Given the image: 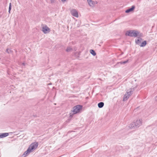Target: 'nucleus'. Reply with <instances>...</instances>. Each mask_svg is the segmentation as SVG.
Here are the masks:
<instances>
[{"instance_id": "nucleus-5", "label": "nucleus", "mask_w": 157, "mask_h": 157, "mask_svg": "<svg viewBox=\"0 0 157 157\" xmlns=\"http://www.w3.org/2000/svg\"><path fill=\"white\" fill-rule=\"evenodd\" d=\"M87 2L89 6L91 8H94L98 4V2L96 1L87 0Z\"/></svg>"}, {"instance_id": "nucleus-21", "label": "nucleus", "mask_w": 157, "mask_h": 157, "mask_svg": "<svg viewBox=\"0 0 157 157\" xmlns=\"http://www.w3.org/2000/svg\"><path fill=\"white\" fill-rule=\"evenodd\" d=\"M66 0H61L63 2H65L66 1Z\"/></svg>"}, {"instance_id": "nucleus-20", "label": "nucleus", "mask_w": 157, "mask_h": 157, "mask_svg": "<svg viewBox=\"0 0 157 157\" xmlns=\"http://www.w3.org/2000/svg\"><path fill=\"white\" fill-rule=\"evenodd\" d=\"M155 101H157V96L155 97Z\"/></svg>"}, {"instance_id": "nucleus-1", "label": "nucleus", "mask_w": 157, "mask_h": 157, "mask_svg": "<svg viewBox=\"0 0 157 157\" xmlns=\"http://www.w3.org/2000/svg\"><path fill=\"white\" fill-rule=\"evenodd\" d=\"M38 146V144L37 143H34L31 144L27 151L23 154L22 156L25 157L29 155L30 153L36 149L37 147Z\"/></svg>"}, {"instance_id": "nucleus-2", "label": "nucleus", "mask_w": 157, "mask_h": 157, "mask_svg": "<svg viewBox=\"0 0 157 157\" xmlns=\"http://www.w3.org/2000/svg\"><path fill=\"white\" fill-rule=\"evenodd\" d=\"M82 108V106L80 105H77L74 107L73 110L70 114V117L71 118L72 117L73 114L79 112L81 110Z\"/></svg>"}, {"instance_id": "nucleus-17", "label": "nucleus", "mask_w": 157, "mask_h": 157, "mask_svg": "<svg viewBox=\"0 0 157 157\" xmlns=\"http://www.w3.org/2000/svg\"><path fill=\"white\" fill-rule=\"evenodd\" d=\"M72 49L71 48L69 47H68L66 50V51L67 52H69Z\"/></svg>"}, {"instance_id": "nucleus-15", "label": "nucleus", "mask_w": 157, "mask_h": 157, "mask_svg": "<svg viewBox=\"0 0 157 157\" xmlns=\"http://www.w3.org/2000/svg\"><path fill=\"white\" fill-rule=\"evenodd\" d=\"M90 52L94 56H95L96 55V53L93 50H90Z\"/></svg>"}, {"instance_id": "nucleus-3", "label": "nucleus", "mask_w": 157, "mask_h": 157, "mask_svg": "<svg viewBox=\"0 0 157 157\" xmlns=\"http://www.w3.org/2000/svg\"><path fill=\"white\" fill-rule=\"evenodd\" d=\"M138 34L139 32L135 30L127 31L126 33V35L136 37Z\"/></svg>"}, {"instance_id": "nucleus-10", "label": "nucleus", "mask_w": 157, "mask_h": 157, "mask_svg": "<svg viewBox=\"0 0 157 157\" xmlns=\"http://www.w3.org/2000/svg\"><path fill=\"white\" fill-rule=\"evenodd\" d=\"M135 8V6H132L131 8L128 9L125 11L126 13H128L132 11Z\"/></svg>"}, {"instance_id": "nucleus-7", "label": "nucleus", "mask_w": 157, "mask_h": 157, "mask_svg": "<svg viewBox=\"0 0 157 157\" xmlns=\"http://www.w3.org/2000/svg\"><path fill=\"white\" fill-rule=\"evenodd\" d=\"M42 31L45 34H46L50 32V29L46 25H43L42 27Z\"/></svg>"}, {"instance_id": "nucleus-22", "label": "nucleus", "mask_w": 157, "mask_h": 157, "mask_svg": "<svg viewBox=\"0 0 157 157\" xmlns=\"http://www.w3.org/2000/svg\"><path fill=\"white\" fill-rule=\"evenodd\" d=\"M9 50V49H6V52H8V53H9V52H8V50Z\"/></svg>"}, {"instance_id": "nucleus-12", "label": "nucleus", "mask_w": 157, "mask_h": 157, "mask_svg": "<svg viewBox=\"0 0 157 157\" xmlns=\"http://www.w3.org/2000/svg\"><path fill=\"white\" fill-rule=\"evenodd\" d=\"M142 42V39L141 38H138L136 40V44L140 46L141 42Z\"/></svg>"}, {"instance_id": "nucleus-19", "label": "nucleus", "mask_w": 157, "mask_h": 157, "mask_svg": "<svg viewBox=\"0 0 157 157\" xmlns=\"http://www.w3.org/2000/svg\"><path fill=\"white\" fill-rule=\"evenodd\" d=\"M51 3H54L55 2V0H49Z\"/></svg>"}, {"instance_id": "nucleus-14", "label": "nucleus", "mask_w": 157, "mask_h": 157, "mask_svg": "<svg viewBox=\"0 0 157 157\" xmlns=\"http://www.w3.org/2000/svg\"><path fill=\"white\" fill-rule=\"evenodd\" d=\"M104 105V103L103 102H100L98 104V106L99 108L102 107Z\"/></svg>"}, {"instance_id": "nucleus-4", "label": "nucleus", "mask_w": 157, "mask_h": 157, "mask_svg": "<svg viewBox=\"0 0 157 157\" xmlns=\"http://www.w3.org/2000/svg\"><path fill=\"white\" fill-rule=\"evenodd\" d=\"M134 122L136 126V128H137L142 125L143 121L141 118H137Z\"/></svg>"}, {"instance_id": "nucleus-8", "label": "nucleus", "mask_w": 157, "mask_h": 157, "mask_svg": "<svg viewBox=\"0 0 157 157\" xmlns=\"http://www.w3.org/2000/svg\"><path fill=\"white\" fill-rule=\"evenodd\" d=\"M71 14L73 16L76 17H78V13L77 10L75 9L71 10L70 11Z\"/></svg>"}, {"instance_id": "nucleus-13", "label": "nucleus", "mask_w": 157, "mask_h": 157, "mask_svg": "<svg viewBox=\"0 0 157 157\" xmlns=\"http://www.w3.org/2000/svg\"><path fill=\"white\" fill-rule=\"evenodd\" d=\"M147 44V42L146 41H144L143 42H141V44L140 45V47H144Z\"/></svg>"}, {"instance_id": "nucleus-16", "label": "nucleus", "mask_w": 157, "mask_h": 157, "mask_svg": "<svg viewBox=\"0 0 157 157\" xmlns=\"http://www.w3.org/2000/svg\"><path fill=\"white\" fill-rule=\"evenodd\" d=\"M11 3H10V5H9V11H8V12L9 13H10V10H11Z\"/></svg>"}, {"instance_id": "nucleus-9", "label": "nucleus", "mask_w": 157, "mask_h": 157, "mask_svg": "<svg viewBox=\"0 0 157 157\" xmlns=\"http://www.w3.org/2000/svg\"><path fill=\"white\" fill-rule=\"evenodd\" d=\"M128 127L130 129H135L136 128V126L135 123L133 122L130 123L128 126Z\"/></svg>"}, {"instance_id": "nucleus-6", "label": "nucleus", "mask_w": 157, "mask_h": 157, "mask_svg": "<svg viewBox=\"0 0 157 157\" xmlns=\"http://www.w3.org/2000/svg\"><path fill=\"white\" fill-rule=\"evenodd\" d=\"M132 90H131L130 91L126 93L124 97V101H125L132 94Z\"/></svg>"}, {"instance_id": "nucleus-23", "label": "nucleus", "mask_w": 157, "mask_h": 157, "mask_svg": "<svg viewBox=\"0 0 157 157\" xmlns=\"http://www.w3.org/2000/svg\"><path fill=\"white\" fill-rule=\"evenodd\" d=\"M22 65H25V63H22Z\"/></svg>"}, {"instance_id": "nucleus-11", "label": "nucleus", "mask_w": 157, "mask_h": 157, "mask_svg": "<svg viewBox=\"0 0 157 157\" xmlns=\"http://www.w3.org/2000/svg\"><path fill=\"white\" fill-rule=\"evenodd\" d=\"M9 135L8 133H0V138H2L8 136Z\"/></svg>"}, {"instance_id": "nucleus-18", "label": "nucleus", "mask_w": 157, "mask_h": 157, "mask_svg": "<svg viewBox=\"0 0 157 157\" xmlns=\"http://www.w3.org/2000/svg\"><path fill=\"white\" fill-rule=\"evenodd\" d=\"M128 62V60H127L125 61L121 62L120 63H121V64H125V63H127Z\"/></svg>"}]
</instances>
